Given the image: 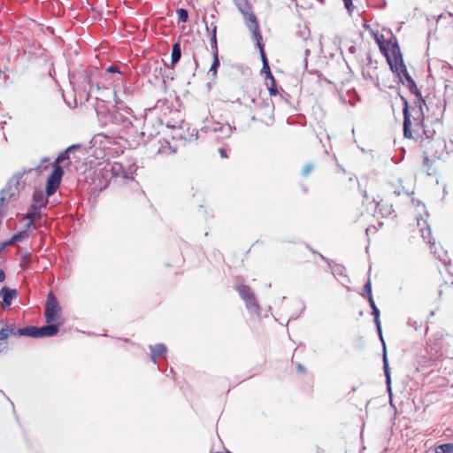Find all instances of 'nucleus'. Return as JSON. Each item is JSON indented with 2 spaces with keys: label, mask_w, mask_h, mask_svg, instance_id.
Returning <instances> with one entry per match:
<instances>
[{
  "label": "nucleus",
  "mask_w": 453,
  "mask_h": 453,
  "mask_svg": "<svg viewBox=\"0 0 453 453\" xmlns=\"http://www.w3.org/2000/svg\"><path fill=\"white\" fill-rule=\"evenodd\" d=\"M5 279L4 273L2 269H0V282L4 281Z\"/></svg>",
  "instance_id": "37"
},
{
  "label": "nucleus",
  "mask_w": 453,
  "mask_h": 453,
  "mask_svg": "<svg viewBox=\"0 0 453 453\" xmlns=\"http://www.w3.org/2000/svg\"><path fill=\"white\" fill-rule=\"evenodd\" d=\"M107 72L109 73H115V72H118L119 73V70L116 66H110L108 69H107Z\"/></svg>",
  "instance_id": "35"
},
{
  "label": "nucleus",
  "mask_w": 453,
  "mask_h": 453,
  "mask_svg": "<svg viewBox=\"0 0 453 453\" xmlns=\"http://www.w3.org/2000/svg\"><path fill=\"white\" fill-rule=\"evenodd\" d=\"M98 120L103 126L111 127L116 131H127L133 126L134 116L130 108L116 102L108 111H97Z\"/></svg>",
  "instance_id": "1"
},
{
  "label": "nucleus",
  "mask_w": 453,
  "mask_h": 453,
  "mask_svg": "<svg viewBox=\"0 0 453 453\" xmlns=\"http://www.w3.org/2000/svg\"><path fill=\"white\" fill-rule=\"evenodd\" d=\"M356 51H357V48H356V46H355V45H351V46H349V49H348V52H349V54H351V55H354V54L356 53Z\"/></svg>",
  "instance_id": "34"
},
{
  "label": "nucleus",
  "mask_w": 453,
  "mask_h": 453,
  "mask_svg": "<svg viewBox=\"0 0 453 453\" xmlns=\"http://www.w3.org/2000/svg\"><path fill=\"white\" fill-rule=\"evenodd\" d=\"M33 201H34V203H33L34 206L42 208V206L45 205L47 199L42 191L37 190V191H35V193L33 195Z\"/></svg>",
  "instance_id": "18"
},
{
  "label": "nucleus",
  "mask_w": 453,
  "mask_h": 453,
  "mask_svg": "<svg viewBox=\"0 0 453 453\" xmlns=\"http://www.w3.org/2000/svg\"><path fill=\"white\" fill-rule=\"evenodd\" d=\"M214 130L221 133V138L229 137L233 132L232 127L228 124H219V127H215Z\"/></svg>",
  "instance_id": "20"
},
{
  "label": "nucleus",
  "mask_w": 453,
  "mask_h": 453,
  "mask_svg": "<svg viewBox=\"0 0 453 453\" xmlns=\"http://www.w3.org/2000/svg\"><path fill=\"white\" fill-rule=\"evenodd\" d=\"M150 349L151 352L150 358L154 364L157 362L158 357H163L167 351L166 346L163 343H157L153 346L151 345L150 346Z\"/></svg>",
  "instance_id": "14"
},
{
  "label": "nucleus",
  "mask_w": 453,
  "mask_h": 453,
  "mask_svg": "<svg viewBox=\"0 0 453 453\" xmlns=\"http://www.w3.org/2000/svg\"><path fill=\"white\" fill-rule=\"evenodd\" d=\"M4 242H3V243H1V244H0V250H4V249L5 248V247H4V246H3V245H4Z\"/></svg>",
  "instance_id": "43"
},
{
  "label": "nucleus",
  "mask_w": 453,
  "mask_h": 453,
  "mask_svg": "<svg viewBox=\"0 0 453 453\" xmlns=\"http://www.w3.org/2000/svg\"><path fill=\"white\" fill-rule=\"evenodd\" d=\"M269 92H270V95L271 96H276L277 94V89L275 88H269Z\"/></svg>",
  "instance_id": "36"
},
{
  "label": "nucleus",
  "mask_w": 453,
  "mask_h": 453,
  "mask_svg": "<svg viewBox=\"0 0 453 453\" xmlns=\"http://www.w3.org/2000/svg\"><path fill=\"white\" fill-rule=\"evenodd\" d=\"M246 303L247 309L250 312H257L258 311V304L257 303L255 296H251L250 298H247L244 300Z\"/></svg>",
  "instance_id": "23"
},
{
  "label": "nucleus",
  "mask_w": 453,
  "mask_h": 453,
  "mask_svg": "<svg viewBox=\"0 0 453 453\" xmlns=\"http://www.w3.org/2000/svg\"><path fill=\"white\" fill-rule=\"evenodd\" d=\"M417 116L413 118L414 121V129L413 132L418 136L421 133L424 134L427 138L430 137L429 134H426V130L424 129L423 120H424V115L422 112L421 105L419 106V109L415 111Z\"/></svg>",
  "instance_id": "13"
},
{
  "label": "nucleus",
  "mask_w": 453,
  "mask_h": 453,
  "mask_svg": "<svg viewBox=\"0 0 453 453\" xmlns=\"http://www.w3.org/2000/svg\"><path fill=\"white\" fill-rule=\"evenodd\" d=\"M0 296L3 299L2 305L6 308L9 307L12 301L18 296L16 289H12L7 287H4L0 290Z\"/></svg>",
  "instance_id": "12"
},
{
  "label": "nucleus",
  "mask_w": 453,
  "mask_h": 453,
  "mask_svg": "<svg viewBox=\"0 0 453 453\" xmlns=\"http://www.w3.org/2000/svg\"><path fill=\"white\" fill-rule=\"evenodd\" d=\"M79 145H72L70 146L69 148H67L65 151H63L58 157V162H61V161H64L65 159H68L69 158V153L71 151H73V150H75L76 148H78Z\"/></svg>",
  "instance_id": "27"
},
{
  "label": "nucleus",
  "mask_w": 453,
  "mask_h": 453,
  "mask_svg": "<svg viewBox=\"0 0 453 453\" xmlns=\"http://www.w3.org/2000/svg\"><path fill=\"white\" fill-rule=\"evenodd\" d=\"M26 235H27V230L21 231V232H19V233H18V234H14V235L11 238V240H9L8 242H5L4 243V245H3V246H4V247H7V246H9V245H12V244H13V243L17 242H19V241H21L22 239H24Z\"/></svg>",
  "instance_id": "24"
},
{
  "label": "nucleus",
  "mask_w": 453,
  "mask_h": 453,
  "mask_svg": "<svg viewBox=\"0 0 453 453\" xmlns=\"http://www.w3.org/2000/svg\"><path fill=\"white\" fill-rule=\"evenodd\" d=\"M252 37L257 42V47L259 48L263 64H265V67H266V69L269 71L268 61L264 51V45L262 43V35H260V39H257L255 35H252Z\"/></svg>",
  "instance_id": "21"
},
{
  "label": "nucleus",
  "mask_w": 453,
  "mask_h": 453,
  "mask_svg": "<svg viewBox=\"0 0 453 453\" xmlns=\"http://www.w3.org/2000/svg\"><path fill=\"white\" fill-rule=\"evenodd\" d=\"M44 316L48 324L55 323L60 316V307L57 298L50 293L44 309Z\"/></svg>",
  "instance_id": "7"
},
{
  "label": "nucleus",
  "mask_w": 453,
  "mask_h": 453,
  "mask_svg": "<svg viewBox=\"0 0 453 453\" xmlns=\"http://www.w3.org/2000/svg\"><path fill=\"white\" fill-rule=\"evenodd\" d=\"M266 107L270 109L271 108L270 104L266 103Z\"/></svg>",
  "instance_id": "45"
},
{
  "label": "nucleus",
  "mask_w": 453,
  "mask_h": 453,
  "mask_svg": "<svg viewBox=\"0 0 453 453\" xmlns=\"http://www.w3.org/2000/svg\"><path fill=\"white\" fill-rule=\"evenodd\" d=\"M372 315L374 316V322L377 326V330L380 334V336L381 337V328H380V311L377 307H374L372 309Z\"/></svg>",
  "instance_id": "28"
},
{
  "label": "nucleus",
  "mask_w": 453,
  "mask_h": 453,
  "mask_svg": "<svg viewBox=\"0 0 453 453\" xmlns=\"http://www.w3.org/2000/svg\"><path fill=\"white\" fill-rule=\"evenodd\" d=\"M8 350V347L6 342H3V340H0V352L6 353Z\"/></svg>",
  "instance_id": "31"
},
{
  "label": "nucleus",
  "mask_w": 453,
  "mask_h": 453,
  "mask_svg": "<svg viewBox=\"0 0 453 453\" xmlns=\"http://www.w3.org/2000/svg\"><path fill=\"white\" fill-rule=\"evenodd\" d=\"M297 369H298V371H299V372H304V367H303V365H297Z\"/></svg>",
  "instance_id": "40"
},
{
  "label": "nucleus",
  "mask_w": 453,
  "mask_h": 453,
  "mask_svg": "<svg viewBox=\"0 0 453 453\" xmlns=\"http://www.w3.org/2000/svg\"><path fill=\"white\" fill-rule=\"evenodd\" d=\"M23 261L26 262V263H28L29 262V256L28 255H26L23 257Z\"/></svg>",
  "instance_id": "41"
},
{
  "label": "nucleus",
  "mask_w": 453,
  "mask_h": 453,
  "mask_svg": "<svg viewBox=\"0 0 453 453\" xmlns=\"http://www.w3.org/2000/svg\"><path fill=\"white\" fill-rule=\"evenodd\" d=\"M106 172L111 173L113 177L122 176L123 178H128V175L124 171L122 165L117 162L111 164L110 165V168L107 169Z\"/></svg>",
  "instance_id": "17"
},
{
  "label": "nucleus",
  "mask_w": 453,
  "mask_h": 453,
  "mask_svg": "<svg viewBox=\"0 0 453 453\" xmlns=\"http://www.w3.org/2000/svg\"><path fill=\"white\" fill-rule=\"evenodd\" d=\"M70 81L74 92L80 96L81 100L88 101L94 88L91 74L88 71L83 70L73 74Z\"/></svg>",
  "instance_id": "2"
},
{
  "label": "nucleus",
  "mask_w": 453,
  "mask_h": 453,
  "mask_svg": "<svg viewBox=\"0 0 453 453\" xmlns=\"http://www.w3.org/2000/svg\"><path fill=\"white\" fill-rule=\"evenodd\" d=\"M181 57V50L179 42H176L173 46L172 50V65H174Z\"/></svg>",
  "instance_id": "22"
},
{
  "label": "nucleus",
  "mask_w": 453,
  "mask_h": 453,
  "mask_svg": "<svg viewBox=\"0 0 453 453\" xmlns=\"http://www.w3.org/2000/svg\"><path fill=\"white\" fill-rule=\"evenodd\" d=\"M62 175L63 169L60 166L55 167L47 180L46 193L48 196L53 195L57 191L60 184Z\"/></svg>",
  "instance_id": "9"
},
{
  "label": "nucleus",
  "mask_w": 453,
  "mask_h": 453,
  "mask_svg": "<svg viewBox=\"0 0 453 453\" xmlns=\"http://www.w3.org/2000/svg\"><path fill=\"white\" fill-rule=\"evenodd\" d=\"M23 328H18L14 324L5 325L2 328H0V340H3V342L8 338L9 335H18V336H27V334H23Z\"/></svg>",
  "instance_id": "11"
},
{
  "label": "nucleus",
  "mask_w": 453,
  "mask_h": 453,
  "mask_svg": "<svg viewBox=\"0 0 453 453\" xmlns=\"http://www.w3.org/2000/svg\"><path fill=\"white\" fill-rule=\"evenodd\" d=\"M216 32H217V27L213 26L212 32H211V50L213 52V63L209 71L210 73H212L213 76L216 75L218 67L219 66Z\"/></svg>",
  "instance_id": "10"
},
{
  "label": "nucleus",
  "mask_w": 453,
  "mask_h": 453,
  "mask_svg": "<svg viewBox=\"0 0 453 453\" xmlns=\"http://www.w3.org/2000/svg\"><path fill=\"white\" fill-rule=\"evenodd\" d=\"M349 0H344L346 7L349 9Z\"/></svg>",
  "instance_id": "42"
},
{
  "label": "nucleus",
  "mask_w": 453,
  "mask_h": 453,
  "mask_svg": "<svg viewBox=\"0 0 453 453\" xmlns=\"http://www.w3.org/2000/svg\"><path fill=\"white\" fill-rule=\"evenodd\" d=\"M435 453H453V443H444L437 446Z\"/></svg>",
  "instance_id": "25"
},
{
  "label": "nucleus",
  "mask_w": 453,
  "mask_h": 453,
  "mask_svg": "<svg viewBox=\"0 0 453 453\" xmlns=\"http://www.w3.org/2000/svg\"><path fill=\"white\" fill-rule=\"evenodd\" d=\"M383 369H384V373H385V376H386V379H387V385H388V391H390V373H389V369H388V360H387V357H386V354H384V357H383Z\"/></svg>",
  "instance_id": "26"
},
{
  "label": "nucleus",
  "mask_w": 453,
  "mask_h": 453,
  "mask_svg": "<svg viewBox=\"0 0 453 453\" xmlns=\"http://www.w3.org/2000/svg\"><path fill=\"white\" fill-rule=\"evenodd\" d=\"M389 65L391 69L397 73L401 82L406 86L412 94H415L418 97L419 102L424 103V100L421 97V94L419 93L415 81L409 74L407 68L403 64L402 55L395 57V61H394V63L392 60H389Z\"/></svg>",
  "instance_id": "3"
},
{
  "label": "nucleus",
  "mask_w": 453,
  "mask_h": 453,
  "mask_svg": "<svg viewBox=\"0 0 453 453\" xmlns=\"http://www.w3.org/2000/svg\"><path fill=\"white\" fill-rule=\"evenodd\" d=\"M58 332V326L52 323L43 326L42 327H36L34 326H28L24 327L23 334H27V336L33 338H43L50 337Z\"/></svg>",
  "instance_id": "6"
},
{
  "label": "nucleus",
  "mask_w": 453,
  "mask_h": 453,
  "mask_svg": "<svg viewBox=\"0 0 453 453\" xmlns=\"http://www.w3.org/2000/svg\"><path fill=\"white\" fill-rule=\"evenodd\" d=\"M367 299H368V301H369V304H370V307L372 308V309H374V307H377V306L375 305V303H374V300H373V298H372V296H368V298H367Z\"/></svg>",
  "instance_id": "33"
},
{
  "label": "nucleus",
  "mask_w": 453,
  "mask_h": 453,
  "mask_svg": "<svg viewBox=\"0 0 453 453\" xmlns=\"http://www.w3.org/2000/svg\"><path fill=\"white\" fill-rule=\"evenodd\" d=\"M235 6L243 15L245 24L252 35L260 39L259 27L255 14L252 12L248 0H234Z\"/></svg>",
  "instance_id": "4"
},
{
  "label": "nucleus",
  "mask_w": 453,
  "mask_h": 453,
  "mask_svg": "<svg viewBox=\"0 0 453 453\" xmlns=\"http://www.w3.org/2000/svg\"><path fill=\"white\" fill-rule=\"evenodd\" d=\"M40 209L37 206L31 205L24 219L27 220L26 226L27 229L35 226L34 220L40 216Z\"/></svg>",
  "instance_id": "16"
},
{
  "label": "nucleus",
  "mask_w": 453,
  "mask_h": 453,
  "mask_svg": "<svg viewBox=\"0 0 453 453\" xmlns=\"http://www.w3.org/2000/svg\"><path fill=\"white\" fill-rule=\"evenodd\" d=\"M236 289L239 292V294H240V296H241V297L242 298L243 301L245 299L250 298L251 296H254L252 290L247 285L239 284V285L236 286Z\"/></svg>",
  "instance_id": "19"
},
{
  "label": "nucleus",
  "mask_w": 453,
  "mask_h": 453,
  "mask_svg": "<svg viewBox=\"0 0 453 453\" xmlns=\"http://www.w3.org/2000/svg\"><path fill=\"white\" fill-rule=\"evenodd\" d=\"M364 297L372 296V283L371 280H368L364 287V293L362 294Z\"/></svg>",
  "instance_id": "29"
},
{
  "label": "nucleus",
  "mask_w": 453,
  "mask_h": 453,
  "mask_svg": "<svg viewBox=\"0 0 453 453\" xmlns=\"http://www.w3.org/2000/svg\"><path fill=\"white\" fill-rule=\"evenodd\" d=\"M179 20L181 22H186L188 17V12L185 9H179L177 11Z\"/></svg>",
  "instance_id": "30"
},
{
  "label": "nucleus",
  "mask_w": 453,
  "mask_h": 453,
  "mask_svg": "<svg viewBox=\"0 0 453 453\" xmlns=\"http://www.w3.org/2000/svg\"><path fill=\"white\" fill-rule=\"evenodd\" d=\"M374 39L380 48V50L387 57L388 61L391 60L388 52L390 51L395 61V57L401 55L400 48L397 43L391 40H385L383 35L374 34Z\"/></svg>",
  "instance_id": "5"
},
{
  "label": "nucleus",
  "mask_w": 453,
  "mask_h": 453,
  "mask_svg": "<svg viewBox=\"0 0 453 453\" xmlns=\"http://www.w3.org/2000/svg\"><path fill=\"white\" fill-rule=\"evenodd\" d=\"M263 72H266L270 76H272L270 70L268 71L266 67H265V64H263ZM271 78L273 79V77ZM273 82H274V80H273Z\"/></svg>",
  "instance_id": "39"
},
{
  "label": "nucleus",
  "mask_w": 453,
  "mask_h": 453,
  "mask_svg": "<svg viewBox=\"0 0 453 453\" xmlns=\"http://www.w3.org/2000/svg\"><path fill=\"white\" fill-rule=\"evenodd\" d=\"M417 211L419 215L417 218V224L420 229L421 236L425 242H426L427 243L433 244L434 242H432L430 228L429 227L424 228V226H426V220L423 218L421 213L424 212L426 215V211H425V204L418 202Z\"/></svg>",
  "instance_id": "8"
},
{
  "label": "nucleus",
  "mask_w": 453,
  "mask_h": 453,
  "mask_svg": "<svg viewBox=\"0 0 453 453\" xmlns=\"http://www.w3.org/2000/svg\"><path fill=\"white\" fill-rule=\"evenodd\" d=\"M403 101H404V108H403V117H404V119H403V135L406 138H412V134H411V121L410 114H409V111H408V104H407L406 100L403 99Z\"/></svg>",
  "instance_id": "15"
},
{
  "label": "nucleus",
  "mask_w": 453,
  "mask_h": 453,
  "mask_svg": "<svg viewBox=\"0 0 453 453\" xmlns=\"http://www.w3.org/2000/svg\"><path fill=\"white\" fill-rule=\"evenodd\" d=\"M96 90H99L100 89V86L98 84L96 85Z\"/></svg>",
  "instance_id": "44"
},
{
  "label": "nucleus",
  "mask_w": 453,
  "mask_h": 453,
  "mask_svg": "<svg viewBox=\"0 0 453 453\" xmlns=\"http://www.w3.org/2000/svg\"><path fill=\"white\" fill-rule=\"evenodd\" d=\"M311 170H312V165H305V167L303 170V174L304 176H306V175H308L311 173Z\"/></svg>",
  "instance_id": "32"
},
{
  "label": "nucleus",
  "mask_w": 453,
  "mask_h": 453,
  "mask_svg": "<svg viewBox=\"0 0 453 453\" xmlns=\"http://www.w3.org/2000/svg\"><path fill=\"white\" fill-rule=\"evenodd\" d=\"M219 154H220V156H221L222 157H227V156H226V153L225 150H223V149H219Z\"/></svg>",
  "instance_id": "38"
}]
</instances>
